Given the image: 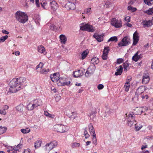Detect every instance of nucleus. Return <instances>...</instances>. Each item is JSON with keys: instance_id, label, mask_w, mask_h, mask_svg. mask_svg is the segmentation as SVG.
<instances>
[{"instance_id": "obj_1", "label": "nucleus", "mask_w": 153, "mask_h": 153, "mask_svg": "<svg viewBox=\"0 0 153 153\" xmlns=\"http://www.w3.org/2000/svg\"><path fill=\"white\" fill-rule=\"evenodd\" d=\"M10 86L9 91L12 93L16 92L22 88V86L19 85L16 78L13 79L9 83Z\"/></svg>"}, {"instance_id": "obj_2", "label": "nucleus", "mask_w": 153, "mask_h": 153, "mask_svg": "<svg viewBox=\"0 0 153 153\" xmlns=\"http://www.w3.org/2000/svg\"><path fill=\"white\" fill-rule=\"evenodd\" d=\"M16 19L22 23H25L28 20V17L25 13L20 11H17L15 15Z\"/></svg>"}, {"instance_id": "obj_3", "label": "nucleus", "mask_w": 153, "mask_h": 153, "mask_svg": "<svg viewBox=\"0 0 153 153\" xmlns=\"http://www.w3.org/2000/svg\"><path fill=\"white\" fill-rule=\"evenodd\" d=\"M42 103L41 100H35L30 102L27 105V108L29 110H32L39 106Z\"/></svg>"}, {"instance_id": "obj_4", "label": "nucleus", "mask_w": 153, "mask_h": 153, "mask_svg": "<svg viewBox=\"0 0 153 153\" xmlns=\"http://www.w3.org/2000/svg\"><path fill=\"white\" fill-rule=\"evenodd\" d=\"M80 29L82 30H85L89 32H93L95 31L94 27L92 25L85 23L80 24L79 25Z\"/></svg>"}, {"instance_id": "obj_5", "label": "nucleus", "mask_w": 153, "mask_h": 153, "mask_svg": "<svg viewBox=\"0 0 153 153\" xmlns=\"http://www.w3.org/2000/svg\"><path fill=\"white\" fill-rule=\"evenodd\" d=\"M111 24L116 28H120L122 26V22L121 19L113 18L111 20Z\"/></svg>"}, {"instance_id": "obj_6", "label": "nucleus", "mask_w": 153, "mask_h": 153, "mask_svg": "<svg viewBox=\"0 0 153 153\" xmlns=\"http://www.w3.org/2000/svg\"><path fill=\"white\" fill-rule=\"evenodd\" d=\"M53 129L55 131L59 132H64L66 131L65 126L61 124H57L53 126Z\"/></svg>"}, {"instance_id": "obj_7", "label": "nucleus", "mask_w": 153, "mask_h": 153, "mask_svg": "<svg viewBox=\"0 0 153 153\" xmlns=\"http://www.w3.org/2000/svg\"><path fill=\"white\" fill-rule=\"evenodd\" d=\"M130 43V39L127 37H124L121 41L118 44V46L119 47L127 46L129 45Z\"/></svg>"}, {"instance_id": "obj_8", "label": "nucleus", "mask_w": 153, "mask_h": 153, "mask_svg": "<svg viewBox=\"0 0 153 153\" xmlns=\"http://www.w3.org/2000/svg\"><path fill=\"white\" fill-rule=\"evenodd\" d=\"M73 2H68L65 5V7L68 10H73L76 8V5L74 3H76V0H71Z\"/></svg>"}, {"instance_id": "obj_9", "label": "nucleus", "mask_w": 153, "mask_h": 153, "mask_svg": "<svg viewBox=\"0 0 153 153\" xmlns=\"http://www.w3.org/2000/svg\"><path fill=\"white\" fill-rule=\"evenodd\" d=\"M57 145V142L56 141H53L50 142V143H47L46 144V148L48 150H51L54 147H56Z\"/></svg>"}, {"instance_id": "obj_10", "label": "nucleus", "mask_w": 153, "mask_h": 153, "mask_svg": "<svg viewBox=\"0 0 153 153\" xmlns=\"http://www.w3.org/2000/svg\"><path fill=\"white\" fill-rule=\"evenodd\" d=\"M147 110L148 108L146 107H137L135 109L136 114L137 115H140L142 113L145 112Z\"/></svg>"}, {"instance_id": "obj_11", "label": "nucleus", "mask_w": 153, "mask_h": 153, "mask_svg": "<svg viewBox=\"0 0 153 153\" xmlns=\"http://www.w3.org/2000/svg\"><path fill=\"white\" fill-rule=\"evenodd\" d=\"M150 80V77L149 74H144L143 76V79L142 83L143 84H146L148 83Z\"/></svg>"}, {"instance_id": "obj_12", "label": "nucleus", "mask_w": 153, "mask_h": 153, "mask_svg": "<svg viewBox=\"0 0 153 153\" xmlns=\"http://www.w3.org/2000/svg\"><path fill=\"white\" fill-rule=\"evenodd\" d=\"M133 42L132 45L134 46L138 43L139 39V37L138 36V33L136 31L133 34Z\"/></svg>"}, {"instance_id": "obj_13", "label": "nucleus", "mask_w": 153, "mask_h": 153, "mask_svg": "<svg viewBox=\"0 0 153 153\" xmlns=\"http://www.w3.org/2000/svg\"><path fill=\"white\" fill-rule=\"evenodd\" d=\"M50 77L52 81L53 82H57L59 79V74L57 73H54L51 75Z\"/></svg>"}, {"instance_id": "obj_14", "label": "nucleus", "mask_w": 153, "mask_h": 153, "mask_svg": "<svg viewBox=\"0 0 153 153\" xmlns=\"http://www.w3.org/2000/svg\"><path fill=\"white\" fill-rule=\"evenodd\" d=\"M145 90V87L143 86L139 87L136 91V94L139 95L143 93Z\"/></svg>"}, {"instance_id": "obj_15", "label": "nucleus", "mask_w": 153, "mask_h": 153, "mask_svg": "<svg viewBox=\"0 0 153 153\" xmlns=\"http://www.w3.org/2000/svg\"><path fill=\"white\" fill-rule=\"evenodd\" d=\"M131 80V78L129 79H128L126 80V81L125 83V85L124 86V88L125 90L128 92L129 89L130 87V84L129 82Z\"/></svg>"}, {"instance_id": "obj_16", "label": "nucleus", "mask_w": 153, "mask_h": 153, "mask_svg": "<svg viewBox=\"0 0 153 153\" xmlns=\"http://www.w3.org/2000/svg\"><path fill=\"white\" fill-rule=\"evenodd\" d=\"M142 23L144 27H150L153 24L151 20L144 21Z\"/></svg>"}, {"instance_id": "obj_17", "label": "nucleus", "mask_w": 153, "mask_h": 153, "mask_svg": "<svg viewBox=\"0 0 153 153\" xmlns=\"http://www.w3.org/2000/svg\"><path fill=\"white\" fill-rule=\"evenodd\" d=\"M102 4L106 8H109L113 5V3L110 1L109 0H105Z\"/></svg>"}, {"instance_id": "obj_18", "label": "nucleus", "mask_w": 153, "mask_h": 153, "mask_svg": "<svg viewBox=\"0 0 153 153\" xmlns=\"http://www.w3.org/2000/svg\"><path fill=\"white\" fill-rule=\"evenodd\" d=\"M16 79L18 80L19 84V86L21 85V86L25 82L26 80V78L23 77H21L19 78H16Z\"/></svg>"}, {"instance_id": "obj_19", "label": "nucleus", "mask_w": 153, "mask_h": 153, "mask_svg": "<svg viewBox=\"0 0 153 153\" xmlns=\"http://www.w3.org/2000/svg\"><path fill=\"white\" fill-rule=\"evenodd\" d=\"M51 8L53 11L55 10L58 7V4L54 1H53L50 3Z\"/></svg>"}, {"instance_id": "obj_20", "label": "nucleus", "mask_w": 153, "mask_h": 153, "mask_svg": "<svg viewBox=\"0 0 153 153\" xmlns=\"http://www.w3.org/2000/svg\"><path fill=\"white\" fill-rule=\"evenodd\" d=\"M38 51L39 52L43 53L44 54H45L46 53L44 47L42 45L38 46Z\"/></svg>"}, {"instance_id": "obj_21", "label": "nucleus", "mask_w": 153, "mask_h": 153, "mask_svg": "<svg viewBox=\"0 0 153 153\" xmlns=\"http://www.w3.org/2000/svg\"><path fill=\"white\" fill-rule=\"evenodd\" d=\"M127 120H135V116L132 112H130L127 115Z\"/></svg>"}, {"instance_id": "obj_22", "label": "nucleus", "mask_w": 153, "mask_h": 153, "mask_svg": "<svg viewBox=\"0 0 153 153\" xmlns=\"http://www.w3.org/2000/svg\"><path fill=\"white\" fill-rule=\"evenodd\" d=\"M88 53L89 51L88 50L84 51L82 53L81 56L80 57V58L82 60L84 59L87 57Z\"/></svg>"}, {"instance_id": "obj_23", "label": "nucleus", "mask_w": 153, "mask_h": 153, "mask_svg": "<svg viewBox=\"0 0 153 153\" xmlns=\"http://www.w3.org/2000/svg\"><path fill=\"white\" fill-rule=\"evenodd\" d=\"M85 70L83 68H81L77 71V77L82 76L85 72Z\"/></svg>"}, {"instance_id": "obj_24", "label": "nucleus", "mask_w": 153, "mask_h": 153, "mask_svg": "<svg viewBox=\"0 0 153 153\" xmlns=\"http://www.w3.org/2000/svg\"><path fill=\"white\" fill-rule=\"evenodd\" d=\"M123 70V66L120 65L117 70V72L115 73V75L116 76L120 75L122 73Z\"/></svg>"}, {"instance_id": "obj_25", "label": "nucleus", "mask_w": 153, "mask_h": 153, "mask_svg": "<svg viewBox=\"0 0 153 153\" xmlns=\"http://www.w3.org/2000/svg\"><path fill=\"white\" fill-rule=\"evenodd\" d=\"M93 37L97 40L98 42H100L103 41V36L101 35H98L97 34H94Z\"/></svg>"}, {"instance_id": "obj_26", "label": "nucleus", "mask_w": 153, "mask_h": 153, "mask_svg": "<svg viewBox=\"0 0 153 153\" xmlns=\"http://www.w3.org/2000/svg\"><path fill=\"white\" fill-rule=\"evenodd\" d=\"M89 131L91 134H95V130L92 124H89L88 126Z\"/></svg>"}, {"instance_id": "obj_27", "label": "nucleus", "mask_w": 153, "mask_h": 153, "mask_svg": "<svg viewBox=\"0 0 153 153\" xmlns=\"http://www.w3.org/2000/svg\"><path fill=\"white\" fill-rule=\"evenodd\" d=\"M65 79L62 78H59V80L57 82V84L58 86H62L64 85Z\"/></svg>"}, {"instance_id": "obj_28", "label": "nucleus", "mask_w": 153, "mask_h": 153, "mask_svg": "<svg viewBox=\"0 0 153 153\" xmlns=\"http://www.w3.org/2000/svg\"><path fill=\"white\" fill-rule=\"evenodd\" d=\"M61 42L62 44H65L67 41V38L64 35H61L59 36Z\"/></svg>"}, {"instance_id": "obj_29", "label": "nucleus", "mask_w": 153, "mask_h": 153, "mask_svg": "<svg viewBox=\"0 0 153 153\" xmlns=\"http://www.w3.org/2000/svg\"><path fill=\"white\" fill-rule=\"evenodd\" d=\"M141 54L138 55V52H137L133 56L132 59L135 62H137L138 60L141 57Z\"/></svg>"}, {"instance_id": "obj_30", "label": "nucleus", "mask_w": 153, "mask_h": 153, "mask_svg": "<svg viewBox=\"0 0 153 153\" xmlns=\"http://www.w3.org/2000/svg\"><path fill=\"white\" fill-rule=\"evenodd\" d=\"M95 66L94 65H91L88 68L87 70L93 74L95 70Z\"/></svg>"}, {"instance_id": "obj_31", "label": "nucleus", "mask_w": 153, "mask_h": 153, "mask_svg": "<svg viewBox=\"0 0 153 153\" xmlns=\"http://www.w3.org/2000/svg\"><path fill=\"white\" fill-rule=\"evenodd\" d=\"M99 62V60L97 58L94 57L91 60V62L93 64V65H94L95 64H97Z\"/></svg>"}, {"instance_id": "obj_32", "label": "nucleus", "mask_w": 153, "mask_h": 153, "mask_svg": "<svg viewBox=\"0 0 153 153\" xmlns=\"http://www.w3.org/2000/svg\"><path fill=\"white\" fill-rule=\"evenodd\" d=\"M144 13H146L148 15H152L153 14V7L149 8L148 10L144 11Z\"/></svg>"}, {"instance_id": "obj_33", "label": "nucleus", "mask_w": 153, "mask_h": 153, "mask_svg": "<svg viewBox=\"0 0 153 153\" xmlns=\"http://www.w3.org/2000/svg\"><path fill=\"white\" fill-rule=\"evenodd\" d=\"M143 127V126L139 123H137L135 124V130L136 131H139Z\"/></svg>"}, {"instance_id": "obj_34", "label": "nucleus", "mask_w": 153, "mask_h": 153, "mask_svg": "<svg viewBox=\"0 0 153 153\" xmlns=\"http://www.w3.org/2000/svg\"><path fill=\"white\" fill-rule=\"evenodd\" d=\"M7 130V128L1 126L0 127V135L4 133Z\"/></svg>"}, {"instance_id": "obj_35", "label": "nucleus", "mask_w": 153, "mask_h": 153, "mask_svg": "<svg viewBox=\"0 0 153 153\" xmlns=\"http://www.w3.org/2000/svg\"><path fill=\"white\" fill-rule=\"evenodd\" d=\"M41 144V142L39 140H37L34 143V147L36 149L40 147Z\"/></svg>"}, {"instance_id": "obj_36", "label": "nucleus", "mask_w": 153, "mask_h": 153, "mask_svg": "<svg viewBox=\"0 0 153 153\" xmlns=\"http://www.w3.org/2000/svg\"><path fill=\"white\" fill-rule=\"evenodd\" d=\"M144 2L149 6L152 5L153 4V0H144Z\"/></svg>"}, {"instance_id": "obj_37", "label": "nucleus", "mask_w": 153, "mask_h": 153, "mask_svg": "<svg viewBox=\"0 0 153 153\" xmlns=\"http://www.w3.org/2000/svg\"><path fill=\"white\" fill-rule=\"evenodd\" d=\"M30 129L28 128L25 129H22L21 130V132L23 134L28 133L30 132Z\"/></svg>"}, {"instance_id": "obj_38", "label": "nucleus", "mask_w": 153, "mask_h": 153, "mask_svg": "<svg viewBox=\"0 0 153 153\" xmlns=\"http://www.w3.org/2000/svg\"><path fill=\"white\" fill-rule=\"evenodd\" d=\"M44 114L46 116L52 118H54L55 117L54 115L51 114L47 111H45Z\"/></svg>"}, {"instance_id": "obj_39", "label": "nucleus", "mask_w": 153, "mask_h": 153, "mask_svg": "<svg viewBox=\"0 0 153 153\" xmlns=\"http://www.w3.org/2000/svg\"><path fill=\"white\" fill-rule=\"evenodd\" d=\"M23 105L22 104H20L16 107V110L18 111H21L23 110Z\"/></svg>"}, {"instance_id": "obj_40", "label": "nucleus", "mask_w": 153, "mask_h": 153, "mask_svg": "<svg viewBox=\"0 0 153 153\" xmlns=\"http://www.w3.org/2000/svg\"><path fill=\"white\" fill-rule=\"evenodd\" d=\"M117 41V38L116 36H113L111 37L108 40V42L110 41H114L116 42Z\"/></svg>"}, {"instance_id": "obj_41", "label": "nucleus", "mask_w": 153, "mask_h": 153, "mask_svg": "<svg viewBox=\"0 0 153 153\" xmlns=\"http://www.w3.org/2000/svg\"><path fill=\"white\" fill-rule=\"evenodd\" d=\"M8 36L6 35L0 38V42H3L5 41L8 38Z\"/></svg>"}, {"instance_id": "obj_42", "label": "nucleus", "mask_w": 153, "mask_h": 153, "mask_svg": "<svg viewBox=\"0 0 153 153\" xmlns=\"http://www.w3.org/2000/svg\"><path fill=\"white\" fill-rule=\"evenodd\" d=\"M127 124L128 126L130 127H131L134 124V121L135 120H127Z\"/></svg>"}, {"instance_id": "obj_43", "label": "nucleus", "mask_w": 153, "mask_h": 153, "mask_svg": "<svg viewBox=\"0 0 153 153\" xmlns=\"http://www.w3.org/2000/svg\"><path fill=\"white\" fill-rule=\"evenodd\" d=\"M50 70L48 69H45L42 68L40 71V72L41 74H46Z\"/></svg>"}, {"instance_id": "obj_44", "label": "nucleus", "mask_w": 153, "mask_h": 153, "mask_svg": "<svg viewBox=\"0 0 153 153\" xmlns=\"http://www.w3.org/2000/svg\"><path fill=\"white\" fill-rule=\"evenodd\" d=\"M92 141L93 144L95 145L97 144V139L96 137V134L92 135Z\"/></svg>"}, {"instance_id": "obj_45", "label": "nucleus", "mask_w": 153, "mask_h": 153, "mask_svg": "<svg viewBox=\"0 0 153 153\" xmlns=\"http://www.w3.org/2000/svg\"><path fill=\"white\" fill-rule=\"evenodd\" d=\"M128 10L131 11L132 12H135L137 10L136 8L132 7L131 6H128Z\"/></svg>"}, {"instance_id": "obj_46", "label": "nucleus", "mask_w": 153, "mask_h": 153, "mask_svg": "<svg viewBox=\"0 0 153 153\" xmlns=\"http://www.w3.org/2000/svg\"><path fill=\"white\" fill-rule=\"evenodd\" d=\"M109 50H110V49H109V48L108 47H105L104 48L103 53L108 54V52L109 51Z\"/></svg>"}, {"instance_id": "obj_47", "label": "nucleus", "mask_w": 153, "mask_h": 153, "mask_svg": "<svg viewBox=\"0 0 153 153\" xmlns=\"http://www.w3.org/2000/svg\"><path fill=\"white\" fill-rule=\"evenodd\" d=\"M50 29L53 30H56V26L53 24H51L50 27Z\"/></svg>"}, {"instance_id": "obj_48", "label": "nucleus", "mask_w": 153, "mask_h": 153, "mask_svg": "<svg viewBox=\"0 0 153 153\" xmlns=\"http://www.w3.org/2000/svg\"><path fill=\"white\" fill-rule=\"evenodd\" d=\"M93 74L90 71L87 70L85 74V76L86 77H88L91 76Z\"/></svg>"}, {"instance_id": "obj_49", "label": "nucleus", "mask_w": 153, "mask_h": 153, "mask_svg": "<svg viewBox=\"0 0 153 153\" xmlns=\"http://www.w3.org/2000/svg\"><path fill=\"white\" fill-rule=\"evenodd\" d=\"M129 66L128 64L127 63H124L123 64V68L124 71H126L127 68Z\"/></svg>"}, {"instance_id": "obj_50", "label": "nucleus", "mask_w": 153, "mask_h": 153, "mask_svg": "<svg viewBox=\"0 0 153 153\" xmlns=\"http://www.w3.org/2000/svg\"><path fill=\"white\" fill-rule=\"evenodd\" d=\"M123 59L122 58L118 59L117 60V63L118 64L121 63L123 62Z\"/></svg>"}, {"instance_id": "obj_51", "label": "nucleus", "mask_w": 153, "mask_h": 153, "mask_svg": "<svg viewBox=\"0 0 153 153\" xmlns=\"http://www.w3.org/2000/svg\"><path fill=\"white\" fill-rule=\"evenodd\" d=\"M20 145L19 144H18L17 146L15 147H13V149H14L15 150L17 151H19V149H20Z\"/></svg>"}, {"instance_id": "obj_52", "label": "nucleus", "mask_w": 153, "mask_h": 153, "mask_svg": "<svg viewBox=\"0 0 153 153\" xmlns=\"http://www.w3.org/2000/svg\"><path fill=\"white\" fill-rule=\"evenodd\" d=\"M108 54L103 53L102 56V58L104 60H106L107 58V55Z\"/></svg>"}, {"instance_id": "obj_53", "label": "nucleus", "mask_w": 153, "mask_h": 153, "mask_svg": "<svg viewBox=\"0 0 153 153\" xmlns=\"http://www.w3.org/2000/svg\"><path fill=\"white\" fill-rule=\"evenodd\" d=\"M86 13L88 15L90 14L91 13V9L90 8H88L86 9Z\"/></svg>"}, {"instance_id": "obj_54", "label": "nucleus", "mask_w": 153, "mask_h": 153, "mask_svg": "<svg viewBox=\"0 0 153 153\" xmlns=\"http://www.w3.org/2000/svg\"><path fill=\"white\" fill-rule=\"evenodd\" d=\"M0 114L3 115H5L6 114V112L4 110L0 109Z\"/></svg>"}, {"instance_id": "obj_55", "label": "nucleus", "mask_w": 153, "mask_h": 153, "mask_svg": "<svg viewBox=\"0 0 153 153\" xmlns=\"http://www.w3.org/2000/svg\"><path fill=\"white\" fill-rule=\"evenodd\" d=\"M104 88V86L102 84H100L97 86V88L99 90H101L102 89Z\"/></svg>"}, {"instance_id": "obj_56", "label": "nucleus", "mask_w": 153, "mask_h": 153, "mask_svg": "<svg viewBox=\"0 0 153 153\" xmlns=\"http://www.w3.org/2000/svg\"><path fill=\"white\" fill-rule=\"evenodd\" d=\"M125 20L126 22H129L130 21V17L129 16H126L125 17Z\"/></svg>"}, {"instance_id": "obj_57", "label": "nucleus", "mask_w": 153, "mask_h": 153, "mask_svg": "<svg viewBox=\"0 0 153 153\" xmlns=\"http://www.w3.org/2000/svg\"><path fill=\"white\" fill-rule=\"evenodd\" d=\"M35 22L36 23H39L40 22V18L39 16H38V17L37 19H36L35 20Z\"/></svg>"}, {"instance_id": "obj_58", "label": "nucleus", "mask_w": 153, "mask_h": 153, "mask_svg": "<svg viewBox=\"0 0 153 153\" xmlns=\"http://www.w3.org/2000/svg\"><path fill=\"white\" fill-rule=\"evenodd\" d=\"M40 4L42 7L44 8V9H45V6L46 5V4H47V3L45 2V1L44 2L43 1V3H42V2H41Z\"/></svg>"}, {"instance_id": "obj_59", "label": "nucleus", "mask_w": 153, "mask_h": 153, "mask_svg": "<svg viewBox=\"0 0 153 153\" xmlns=\"http://www.w3.org/2000/svg\"><path fill=\"white\" fill-rule=\"evenodd\" d=\"M11 153H16L17 151L13 149V147H11V150H10Z\"/></svg>"}, {"instance_id": "obj_60", "label": "nucleus", "mask_w": 153, "mask_h": 153, "mask_svg": "<svg viewBox=\"0 0 153 153\" xmlns=\"http://www.w3.org/2000/svg\"><path fill=\"white\" fill-rule=\"evenodd\" d=\"M2 32L4 34H8L9 33V32H8L5 30H2Z\"/></svg>"}, {"instance_id": "obj_61", "label": "nucleus", "mask_w": 153, "mask_h": 153, "mask_svg": "<svg viewBox=\"0 0 153 153\" xmlns=\"http://www.w3.org/2000/svg\"><path fill=\"white\" fill-rule=\"evenodd\" d=\"M36 4L37 7H40V4L39 2V0H35Z\"/></svg>"}, {"instance_id": "obj_62", "label": "nucleus", "mask_w": 153, "mask_h": 153, "mask_svg": "<svg viewBox=\"0 0 153 153\" xmlns=\"http://www.w3.org/2000/svg\"><path fill=\"white\" fill-rule=\"evenodd\" d=\"M147 145H143L142 146L141 149L142 150H143L145 149V148H147Z\"/></svg>"}, {"instance_id": "obj_63", "label": "nucleus", "mask_w": 153, "mask_h": 153, "mask_svg": "<svg viewBox=\"0 0 153 153\" xmlns=\"http://www.w3.org/2000/svg\"><path fill=\"white\" fill-rule=\"evenodd\" d=\"M23 153H30V149H27L25 150Z\"/></svg>"}, {"instance_id": "obj_64", "label": "nucleus", "mask_w": 153, "mask_h": 153, "mask_svg": "<svg viewBox=\"0 0 153 153\" xmlns=\"http://www.w3.org/2000/svg\"><path fill=\"white\" fill-rule=\"evenodd\" d=\"M61 99V97L60 96H57L55 97V100L57 102Z\"/></svg>"}]
</instances>
